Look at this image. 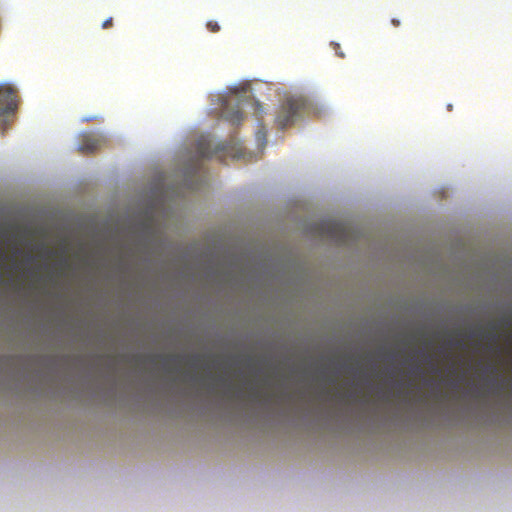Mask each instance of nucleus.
Masks as SVG:
<instances>
[{
    "label": "nucleus",
    "instance_id": "obj_1",
    "mask_svg": "<svg viewBox=\"0 0 512 512\" xmlns=\"http://www.w3.org/2000/svg\"><path fill=\"white\" fill-rule=\"evenodd\" d=\"M305 108V101L300 97H289L280 106L276 123L280 129L292 125Z\"/></svg>",
    "mask_w": 512,
    "mask_h": 512
},
{
    "label": "nucleus",
    "instance_id": "obj_2",
    "mask_svg": "<svg viewBox=\"0 0 512 512\" xmlns=\"http://www.w3.org/2000/svg\"><path fill=\"white\" fill-rule=\"evenodd\" d=\"M327 236L334 240L338 245L348 244L351 238V228L342 222H327L323 225Z\"/></svg>",
    "mask_w": 512,
    "mask_h": 512
},
{
    "label": "nucleus",
    "instance_id": "obj_3",
    "mask_svg": "<svg viewBox=\"0 0 512 512\" xmlns=\"http://www.w3.org/2000/svg\"><path fill=\"white\" fill-rule=\"evenodd\" d=\"M17 108V92L9 84H0V117Z\"/></svg>",
    "mask_w": 512,
    "mask_h": 512
},
{
    "label": "nucleus",
    "instance_id": "obj_4",
    "mask_svg": "<svg viewBox=\"0 0 512 512\" xmlns=\"http://www.w3.org/2000/svg\"><path fill=\"white\" fill-rule=\"evenodd\" d=\"M101 139L92 134H83L78 145V150L83 154H91L101 146Z\"/></svg>",
    "mask_w": 512,
    "mask_h": 512
},
{
    "label": "nucleus",
    "instance_id": "obj_5",
    "mask_svg": "<svg viewBox=\"0 0 512 512\" xmlns=\"http://www.w3.org/2000/svg\"><path fill=\"white\" fill-rule=\"evenodd\" d=\"M218 150H224V147L213 149L211 140L208 137L202 136L197 141L196 151L201 158H213L217 154Z\"/></svg>",
    "mask_w": 512,
    "mask_h": 512
},
{
    "label": "nucleus",
    "instance_id": "obj_6",
    "mask_svg": "<svg viewBox=\"0 0 512 512\" xmlns=\"http://www.w3.org/2000/svg\"><path fill=\"white\" fill-rule=\"evenodd\" d=\"M223 115L226 120L233 124H239L243 120V113L239 108V104L236 109L229 110L228 103L223 107Z\"/></svg>",
    "mask_w": 512,
    "mask_h": 512
},
{
    "label": "nucleus",
    "instance_id": "obj_7",
    "mask_svg": "<svg viewBox=\"0 0 512 512\" xmlns=\"http://www.w3.org/2000/svg\"><path fill=\"white\" fill-rule=\"evenodd\" d=\"M207 28L211 31V32H218L220 30V26L218 25L217 22L215 21H209L207 23Z\"/></svg>",
    "mask_w": 512,
    "mask_h": 512
},
{
    "label": "nucleus",
    "instance_id": "obj_8",
    "mask_svg": "<svg viewBox=\"0 0 512 512\" xmlns=\"http://www.w3.org/2000/svg\"><path fill=\"white\" fill-rule=\"evenodd\" d=\"M112 26H113V18H112V17H110V18L106 19V20L102 23V28H103V29H108V28H110V27H112Z\"/></svg>",
    "mask_w": 512,
    "mask_h": 512
},
{
    "label": "nucleus",
    "instance_id": "obj_9",
    "mask_svg": "<svg viewBox=\"0 0 512 512\" xmlns=\"http://www.w3.org/2000/svg\"><path fill=\"white\" fill-rule=\"evenodd\" d=\"M257 138H258V140H263L265 142L266 141V132L264 130H259L257 132Z\"/></svg>",
    "mask_w": 512,
    "mask_h": 512
},
{
    "label": "nucleus",
    "instance_id": "obj_10",
    "mask_svg": "<svg viewBox=\"0 0 512 512\" xmlns=\"http://www.w3.org/2000/svg\"><path fill=\"white\" fill-rule=\"evenodd\" d=\"M391 23H392V25H393L394 27H399V26H400V24H401V23H400V20H399V19H397V18H392V19H391Z\"/></svg>",
    "mask_w": 512,
    "mask_h": 512
},
{
    "label": "nucleus",
    "instance_id": "obj_11",
    "mask_svg": "<svg viewBox=\"0 0 512 512\" xmlns=\"http://www.w3.org/2000/svg\"><path fill=\"white\" fill-rule=\"evenodd\" d=\"M503 322H504L506 325H511V324H512V318H503Z\"/></svg>",
    "mask_w": 512,
    "mask_h": 512
},
{
    "label": "nucleus",
    "instance_id": "obj_12",
    "mask_svg": "<svg viewBox=\"0 0 512 512\" xmlns=\"http://www.w3.org/2000/svg\"><path fill=\"white\" fill-rule=\"evenodd\" d=\"M490 328H491V330H492V332H493V333H494V332H496V331H497V329H498V327H497V325H496L495 323H492V324L490 325Z\"/></svg>",
    "mask_w": 512,
    "mask_h": 512
},
{
    "label": "nucleus",
    "instance_id": "obj_13",
    "mask_svg": "<svg viewBox=\"0 0 512 512\" xmlns=\"http://www.w3.org/2000/svg\"><path fill=\"white\" fill-rule=\"evenodd\" d=\"M180 359V357L178 355H173L170 357V360L174 361V362H178Z\"/></svg>",
    "mask_w": 512,
    "mask_h": 512
}]
</instances>
